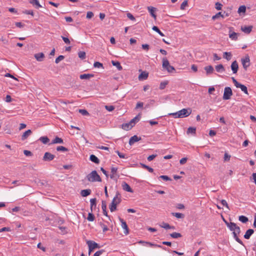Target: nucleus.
Here are the masks:
<instances>
[{"mask_svg": "<svg viewBox=\"0 0 256 256\" xmlns=\"http://www.w3.org/2000/svg\"><path fill=\"white\" fill-rule=\"evenodd\" d=\"M121 200L120 194L117 192L110 206V210L111 212H113L116 210V206L121 202Z\"/></svg>", "mask_w": 256, "mask_h": 256, "instance_id": "nucleus-1", "label": "nucleus"}, {"mask_svg": "<svg viewBox=\"0 0 256 256\" xmlns=\"http://www.w3.org/2000/svg\"><path fill=\"white\" fill-rule=\"evenodd\" d=\"M86 178L90 182H102V179L100 176L98 174L96 170H93L88 174L86 176Z\"/></svg>", "mask_w": 256, "mask_h": 256, "instance_id": "nucleus-2", "label": "nucleus"}, {"mask_svg": "<svg viewBox=\"0 0 256 256\" xmlns=\"http://www.w3.org/2000/svg\"><path fill=\"white\" fill-rule=\"evenodd\" d=\"M86 244L88 246V254L90 252L95 248H100V246L95 242L92 240H88Z\"/></svg>", "mask_w": 256, "mask_h": 256, "instance_id": "nucleus-3", "label": "nucleus"}, {"mask_svg": "<svg viewBox=\"0 0 256 256\" xmlns=\"http://www.w3.org/2000/svg\"><path fill=\"white\" fill-rule=\"evenodd\" d=\"M192 113V110L188 108H183L178 111L180 118H186L190 116Z\"/></svg>", "mask_w": 256, "mask_h": 256, "instance_id": "nucleus-4", "label": "nucleus"}, {"mask_svg": "<svg viewBox=\"0 0 256 256\" xmlns=\"http://www.w3.org/2000/svg\"><path fill=\"white\" fill-rule=\"evenodd\" d=\"M232 95V92L230 87H226L224 90V93L223 95V99L224 100H228L230 98V96Z\"/></svg>", "mask_w": 256, "mask_h": 256, "instance_id": "nucleus-5", "label": "nucleus"}, {"mask_svg": "<svg viewBox=\"0 0 256 256\" xmlns=\"http://www.w3.org/2000/svg\"><path fill=\"white\" fill-rule=\"evenodd\" d=\"M242 64L244 68L246 70L250 66V59L248 55H246L244 58L241 59Z\"/></svg>", "mask_w": 256, "mask_h": 256, "instance_id": "nucleus-6", "label": "nucleus"}, {"mask_svg": "<svg viewBox=\"0 0 256 256\" xmlns=\"http://www.w3.org/2000/svg\"><path fill=\"white\" fill-rule=\"evenodd\" d=\"M54 155L52 154L49 152H46L44 153L42 158V160L44 161L50 162L53 160L54 158Z\"/></svg>", "mask_w": 256, "mask_h": 256, "instance_id": "nucleus-7", "label": "nucleus"}, {"mask_svg": "<svg viewBox=\"0 0 256 256\" xmlns=\"http://www.w3.org/2000/svg\"><path fill=\"white\" fill-rule=\"evenodd\" d=\"M119 220H120V221L121 222V224H122L121 225H122V228H124V234H125L127 235L128 234L129 231H128V226H127L126 222L125 221H124V220L120 218H119Z\"/></svg>", "mask_w": 256, "mask_h": 256, "instance_id": "nucleus-8", "label": "nucleus"}, {"mask_svg": "<svg viewBox=\"0 0 256 256\" xmlns=\"http://www.w3.org/2000/svg\"><path fill=\"white\" fill-rule=\"evenodd\" d=\"M148 10L152 16L154 18V20H156V16L155 12L156 11V8L153 6H150L148 7Z\"/></svg>", "mask_w": 256, "mask_h": 256, "instance_id": "nucleus-9", "label": "nucleus"}, {"mask_svg": "<svg viewBox=\"0 0 256 256\" xmlns=\"http://www.w3.org/2000/svg\"><path fill=\"white\" fill-rule=\"evenodd\" d=\"M226 225L229 228V229L231 230V231H234V230H236V228L237 227V226L236 224L233 222H227L226 220H225L224 219Z\"/></svg>", "mask_w": 256, "mask_h": 256, "instance_id": "nucleus-10", "label": "nucleus"}, {"mask_svg": "<svg viewBox=\"0 0 256 256\" xmlns=\"http://www.w3.org/2000/svg\"><path fill=\"white\" fill-rule=\"evenodd\" d=\"M34 57L38 62H42L43 61L45 56L44 53L42 52H39L34 54Z\"/></svg>", "mask_w": 256, "mask_h": 256, "instance_id": "nucleus-11", "label": "nucleus"}, {"mask_svg": "<svg viewBox=\"0 0 256 256\" xmlns=\"http://www.w3.org/2000/svg\"><path fill=\"white\" fill-rule=\"evenodd\" d=\"M231 69L234 74H236L238 68V63L236 60L233 62L231 64Z\"/></svg>", "mask_w": 256, "mask_h": 256, "instance_id": "nucleus-12", "label": "nucleus"}, {"mask_svg": "<svg viewBox=\"0 0 256 256\" xmlns=\"http://www.w3.org/2000/svg\"><path fill=\"white\" fill-rule=\"evenodd\" d=\"M141 140L140 137H138L137 136L135 135L132 136L129 140V144L130 145L133 144L135 142H137Z\"/></svg>", "mask_w": 256, "mask_h": 256, "instance_id": "nucleus-13", "label": "nucleus"}, {"mask_svg": "<svg viewBox=\"0 0 256 256\" xmlns=\"http://www.w3.org/2000/svg\"><path fill=\"white\" fill-rule=\"evenodd\" d=\"M122 187L124 190L130 192H133L134 191L132 190V188H130V186L126 182H124L122 184Z\"/></svg>", "mask_w": 256, "mask_h": 256, "instance_id": "nucleus-14", "label": "nucleus"}, {"mask_svg": "<svg viewBox=\"0 0 256 256\" xmlns=\"http://www.w3.org/2000/svg\"><path fill=\"white\" fill-rule=\"evenodd\" d=\"M117 170H118L117 168L112 167L111 168L112 174L110 175V178L114 179L115 178V176H116L117 178L119 177V176L117 174Z\"/></svg>", "mask_w": 256, "mask_h": 256, "instance_id": "nucleus-15", "label": "nucleus"}, {"mask_svg": "<svg viewBox=\"0 0 256 256\" xmlns=\"http://www.w3.org/2000/svg\"><path fill=\"white\" fill-rule=\"evenodd\" d=\"M252 26H244L241 27V30L246 34H250L252 30Z\"/></svg>", "mask_w": 256, "mask_h": 256, "instance_id": "nucleus-16", "label": "nucleus"}, {"mask_svg": "<svg viewBox=\"0 0 256 256\" xmlns=\"http://www.w3.org/2000/svg\"><path fill=\"white\" fill-rule=\"evenodd\" d=\"M148 76V73L146 72H142L141 74L138 76V80H146Z\"/></svg>", "mask_w": 256, "mask_h": 256, "instance_id": "nucleus-17", "label": "nucleus"}, {"mask_svg": "<svg viewBox=\"0 0 256 256\" xmlns=\"http://www.w3.org/2000/svg\"><path fill=\"white\" fill-rule=\"evenodd\" d=\"M94 75L90 74H84L80 76V78L82 80H89L92 78H93Z\"/></svg>", "mask_w": 256, "mask_h": 256, "instance_id": "nucleus-18", "label": "nucleus"}, {"mask_svg": "<svg viewBox=\"0 0 256 256\" xmlns=\"http://www.w3.org/2000/svg\"><path fill=\"white\" fill-rule=\"evenodd\" d=\"M132 127L133 126L130 122L128 123L123 124L122 125V128L126 130H130Z\"/></svg>", "mask_w": 256, "mask_h": 256, "instance_id": "nucleus-19", "label": "nucleus"}, {"mask_svg": "<svg viewBox=\"0 0 256 256\" xmlns=\"http://www.w3.org/2000/svg\"><path fill=\"white\" fill-rule=\"evenodd\" d=\"M32 133V132L30 130H28L26 131L22 136V140H24L26 139L29 136H30Z\"/></svg>", "mask_w": 256, "mask_h": 256, "instance_id": "nucleus-20", "label": "nucleus"}, {"mask_svg": "<svg viewBox=\"0 0 256 256\" xmlns=\"http://www.w3.org/2000/svg\"><path fill=\"white\" fill-rule=\"evenodd\" d=\"M254 232V230L252 229H248L244 234V238L247 240L249 239Z\"/></svg>", "mask_w": 256, "mask_h": 256, "instance_id": "nucleus-21", "label": "nucleus"}, {"mask_svg": "<svg viewBox=\"0 0 256 256\" xmlns=\"http://www.w3.org/2000/svg\"><path fill=\"white\" fill-rule=\"evenodd\" d=\"M140 114H138V116H136L134 118H133L132 120H131L130 122L132 124V125L134 126L135 125V124L140 120Z\"/></svg>", "mask_w": 256, "mask_h": 256, "instance_id": "nucleus-22", "label": "nucleus"}, {"mask_svg": "<svg viewBox=\"0 0 256 256\" xmlns=\"http://www.w3.org/2000/svg\"><path fill=\"white\" fill-rule=\"evenodd\" d=\"M91 192L92 191L90 189L84 190H81L80 194L83 197H86L90 195Z\"/></svg>", "mask_w": 256, "mask_h": 256, "instance_id": "nucleus-23", "label": "nucleus"}, {"mask_svg": "<svg viewBox=\"0 0 256 256\" xmlns=\"http://www.w3.org/2000/svg\"><path fill=\"white\" fill-rule=\"evenodd\" d=\"M64 140L62 138L56 136L52 142L51 144H63Z\"/></svg>", "mask_w": 256, "mask_h": 256, "instance_id": "nucleus-24", "label": "nucleus"}, {"mask_svg": "<svg viewBox=\"0 0 256 256\" xmlns=\"http://www.w3.org/2000/svg\"><path fill=\"white\" fill-rule=\"evenodd\" d=\"M204 69L206 71L207 75L212 74L214 70V68L212 66H205Z\"/></svg>", "mask_w": 256, "mask_h": 256, "instance_id": "nucleus-25", "label": "nucleus"}, {"mask_svg": "<svg viewBox=\"0 0 256 256\" xmlns=\"http://www.w3.org/2000/svg\"><path fill=\"white\" fill-rule=\"evenodd\" d=\"M146 244H148V246H150L151 247L160 248H162L163 250H167V249H166V247L162 246L160 245L154 244H153V243H152V242H146Z\"/></svg>", "mask_w": 256, "mask_h": 256, "instance_id": "nucleus-26", "label": "nucleus"}, {"mask_svg": "<svg viewBox=\"0 0 256 256\" xmlns=\"http://www.w3.org/2000/svg\"><path fill=\"white\" fill-rule=\"evenodd\" d=\"M90 160L94 162L95 164H98L100 162L99 159L94 154H91L90 157Z\"/></svg>", "mask_w": 256, "mask_h": 256, "instance_id": "nucleus-27", "label": "nucleus"}, {"mask_svg": "<svg viewBox=\"0 0 256 256\" xmlns=\"http://www.w3.org/2000/svg\"><path fill=\"white\" fill-rule=\"evenodd\" d=\"M112 65L114 66H116L117 68L118 69V70H122V67L121 66L120 62H118V61L112 60Z\"/></svg>", "mask_w": 256, "mask_h": 256, "instance_id": "nucleus-28", "label": "nucleus"}, {"mask_svg": "<svg viewBox=\"0 0 256 256\" xmlns=\"http://www.w3.org/2000/svg\"><path fill=\"white\" fill-rule=\"evenodd\" d=\"M236 88H240L244 94H248V88L246 86H245L244 85L240 83Z\"/></svg>", "mask_w": 256, "mask_h": 256, "instance_id": "nucleus-29", "label": "nucleus"}, {"mask_svg": "<svg viewBox=\"0 0 256 256\" xmlns=\"http://www.w3.org/2000/svg\"><path fill=\"white\" fill-rule=\"evenodd\" d=\"M30 2L34 6H36V8L42 7V6L40 4L38 0H30Z\"/></svg>", "mask_w": 256, "mask_h": 256, "instance_id": "nucleus-30", "label": "nucleus"}, {"mask_svg": "<svg viewBox=\"0 0 256 256\" xmlns=\"http://www.w3.org/2000/svg\"><path fill=\"white\" fill-rule=\"evenodd\" d=\"M96 198H92L90 200V210L91 211H92L93 208H96Z\"/></svg>", "mask_w": 256, "mask_h": 256, "instance_id": "nucleus-31", "label": "nucleus"}, {"mask_svg": "<svg viewBox=\"0 0 256 256\" xmlns=\"http://www.w3.org/2000/svg\"><path fill=\"white\" fill-rule=\"evenodd\" d=\"M226 14V12H224V14H222V12H218V13L216 14L214 16H212V20H215L216 19H218L219 17L221 16L222 18H224V14Z\"/></svg>", "mask_w": 256, "mask_h": 256, "instance_id": "nucleus-32", "label": "nucleus"}, {"mask_svg": "<svg viewBox=\"0 0 256 256\" xmlns=\"http://www.w3.org/2000/svg\"><path fill=\"white\" fill-rule=\"evenodd\" d=\"M216 70L218 72H220L224 71V68L222 64H220L216 66Z\"/></svg>", "mask_w": 256, "mask_h": 256, "instance_id": "nucleus-33", "label": "nucleus"}, {"mask_svg": "<svg viewBox=\"0 0 256 256\" xmlns=\"http://www.w3.org/2000/svg\"><path fill=\"white\" fill-rule=\"evenodd\" d=\"M169 64H170V62H169L168 60V59L166 58H162V68H164L166 69V68H167V66H168Z\"/></svg>", "mask_w": 256, "mask_h": 256, "instance_id": "nucleus-34", "label": "nucleus"}, {"mask_svg": "<svg viewBox=\"0 0 256 256\" xmlns=\"http://www.w3.org/2000/svg\"><path fill=\"white\" fill-rule=\"evenodd\" d=\"M232 55L230 52H224L223 57L228 60H230L232 58Z\"/></svg>", "mask_w": 256, "mask_h": 256, "instance_id": "nucleus-35", "label": "nucleus"}, {"mask_svg": "<svg viewBox=\"0 0 256 256\" xmlns=\"http://www.w3.org/2000/svg\"><path fill=\"white\" fill-rule=\"evenodd\" d=\"M140 164L142 168H143L145 169H146L149 172H154V169L150 167L149 166H148L145 164H142V163H140Z\"/></svg>", "mask_w": 256, "mask_h": 256, "instance_id": "nucleus-36", "label": "nucleus"}, {"mask_svg": "<svg viewBox=\"0 0 256 256\" xmlns=\"http://www.w3.org/2000/svg\"><path fill=\"white\" fill-rule=\"evenodd\" d=\"M39 140L44 144H46L50 142V139L47 136H42Z\"/></svg>", "mask_w": 256, "mask_h": 256, "instance_id": "nucleus-37", "label": "nucleus"}, {"mask_svg": "<svg viewBox=\"0 0 256 256\" xmlns=\"http://www.w3.org/2000/svg\"><path fill=\"white\" fill-rule=\"evenodd\" d=\"M170 236L174 238H177L182 236L180 233L174 232L170 234Z\"/></svg>", "mask_w": 256, "mask_h": 256, "instance_id": "nucleus-38", "label": "nucleus"}, {"mask_svg": "<svg viewBox=\"0 0 256 256\" xmlns=\"http://www.w3.org/2000/svg\"><path fill=\"white\" fill-rule=\"evenodd\" d=\"M238 220L240 221L243 223H246L248 220V218L244 216H240L238 218Z\"/></svg>", "mask_w": 256, "mask_h": 256, "instance_id": "nucleus-39", "label": "nucleus"}, {"mask_svg": "<svg viewBox=\"0 0 256 256\" xmlns=\"http://www.w3.org/2000/svg\"><path fill=\"white\" fill-rule=\"evenodd\" d=\"M160 226L166 230L171 229V226L168 224L164 222H162V224H160Z\"/></svg>", "mask_w": 256, "mask_h": 256, "instance_id": "nucleus-40", "label": "nucleus"}, {"mask_svg": "<svg viewBox=\"0 0 256 256\" xmlns=\"http://www.w3.org/2000/svg\"><path fill=\"white\" fill-rule=\"evenodd\" d=\"M187 134H195L196 132V128L194 127H190L188 128L187 130Z\"/></svg>", "mask_w": 256, "mask_h": 256, "instance_id": "nucleus-41", "label": "nucleus"}, {"mask_svg": "<svg viewBox=\"0 0 256 256\" xmlns=\"http://www.w3.org/2000/svg\"><path fill=\"white\" fill-rule=\"evenodd\" d=\"M152 30L157 32L160 36H164V34L159 30V28L156 26H154L152 28Z\"/></svg>", "mask_w": 256, "mask_h": 256, "instance_id": "nucleus-42", "label": "nucleus"}, {"mask_svg": "<svg viewBox=\"0 0 256 256\" xmlns=\"http://www.w3.org/2000/svg\"><path fill=\"white\" fill-rule=\"evenodd\" d=\"M246 11V7L245 6H241L239 7L238 10V12L240 14L242 12L245 13Z\"/></svg>", "mask_w": 256, "mask_h": 256, "instance_id": "nucleus-43", "label": "nucleus"}, {"mask_svg": "<svg viewBox=\"0 0 256 256\" xmlns=\"http://www.w3.org/2000/svg\"><path fill=\"white\" fill-rule=\"evenodd\" d=\"M172 216H174L178 218H183L184 217V214H182V213L172 212Z\"/></svg>", "mask_w": 256, "mask_h": 256, "instance_id": "nucleus-44", "label": "nucleus"}, {"mask_svg": "<svg viewBox=\"0 0 256 256\" xmlns=\"http://www.w3.org/2000/svg\"><path fill=\"white\" fill-rule=\"evenodd\" d=\"M168 84V81H164L162 82H161L160 85V90H164L166 86Z\"/></svg>", "mask_w": 256, "mask_h": 256, "instance_id": "nucleus-45", "label": "nucleus"}, {"mask_svg": "<svg viewBox=\"0 0 256 256\" xmlns=\"http://www.w3.org/2000/svg\"><path fill=\"white\" fill-rule=\"evenodd\" d=\"M78 56L80 58L84 60L86 58V52L83 51H80L78 52Z\"/></svg>", "mask_w": 256, "mask_h": 256, "instance_id": "nucleus-46", "label": "nucleus"}, {"mask_svg": "<svg viewBox=\"0 0 256 256\" xmlns=\"http://www.w3.org/2000/svg\"><path fill=\"white\" fill-rule=\"evenodd\" d=\"M78 112L83 116H89L90 114L88 112L84 109H80Z\"/></svg>", "mask_w": 256, "mask_h": 256, "instance_id": "nucleus-47", "label": "nucleus"}, {"mask_svg": "<svg viewBox=\"0 0 256 256\" xmlns=\"http://www.w3.org/2000/svg\"><path fill=\"white\" fill-rule=\"evenodd\" d=\"M57 151H62V152H68V150L67 148L63 146H58L56 148Z\"/></svg>", "mask_w": 256, "mask_h": 256, "instance_id": "nucleus-48", "label": "nucleus"}, {"mask_svg": "<svg viewBox=\"0 0 256 256\" xmlns=\"http://www.w3.org/2000/svg\"><path fill=\"white\" fill-rule=\"evenodd\" d=\"M87 219L90 222H92L94 220V216L92 212H90L88 214V216Z\"/></svg>", "mask_w": 256, "mask_h": 256, "instance_id": "nucleus-49", "label": "nucleus"}, {"mask_svg": "<svg viewBox=\"0 0 256 256\" xmlns=\"http://www.w3.org/2000/svg\"><path fill=\"white\" fill-rule=\"evenodd\" d=\"M166 70L168 72H172L173 71L175 70L174 67L170 66V64H169L168 66L166 68Z\"/></svg>", "mask_w": 256, "mask_h": 256, "instance_id": "nucleus-50", "label": "nucleus"}, {"mask_svg": "<svg viewBox=\"0 0 256 256\" xmlns=\"http://www.w3.org/2000/svg\"><path fill=\"white\" fill-rule=\"evenodd\" d=\"M94 68H104L103 67V64L100 62H95L94 64Z\"/></svg>", "mask_w": 256, "mask_h": 256, "instance_id": "nucleus-51", "label": "nucleus"}, {"mask_svg": "<svg viewBox=\"0 0 256 256\" xmlns=\"http://www.w3.org/2000/svg\"><path fill=\"white\" fill-rule=\"evenodd\" d=\"M64 58V56L60 55L56 59L55 62L56 64H58V62H60V61L63 60Z\"/></svg>", "mask_w": 256, "mask_h": 256, "instance_id": "nucleus-52", "label": "nucleus"}, {"mask_svg": "<svg viewBox=\"0 0 256 256\" xmlns=\"http://www.w3.org/2000/svg\"><path fill=\"white\" fill-rule=\"evenodd\" d=\"M230 38L232 40H236L237 39V34L235 32H233L232 34H230Z\"/></svg>", "mask_w": 256, "mask_h": 256, "instance_id": "nucleus-53", "label": "nucleus"}, {"mask_svg": "<svg viewBox=\"0 0 256 256\" xmlns=\"http://www.w3.org/2000/svg\"><path fill=\"white\" fill-rule=\"evenodd\" d=\"M188 6V1L187 0H184V1L182 4H181L180 5V9L182 10H184L185 9V8L186 6Z\"/></svg>", "mask_w": 256, "mask_h": 256, "instance_id": "nucleus-54", "label": "nucleus"}, {"mask_svg": "<svg viewBox=\"0 0 256 256\" xmlns=\"http://www.w3.org/2000/svg\"><path fill=\"white\" fill-rule=\"evenodd\" d=\"M222 5L220 3L217 2L215 4V8L217 10H221L222 8Z\"/></svg>", "mask_w": 256, "mask_h": 256, "instance_id": "nucleus-55", "label": "nucleus"}, {"mask_svg": "<svg viewBox=\"0 0 256 256\" xmlns=\"http://www.w3.org/2000/svg\"><path fill=\"white\" fill-rule=\"evenodd\" d=\"M159 178H162L163 180H166V181H168V180H172L171 178H169L168 176H164V175L160 176L159 177Z\"/></svg>", "mask_w": 256, "mask_h": 256, "instance_id": "nucleus-56", "label": "nucleus"}, {"mask_svg": "<svg viewBox=\"0 0 256 256\" xmlns=\"http://www.w3.org/2000/svg\"><path fill=\"white\" fill-rule=\"evenodd\" d=\"M105 108L109 112H112L114 109V107L113 106H106Z\"/></svg>", "mask_w": 256, "mask_h": 256, "instance_id": "nucleus-57", "label": "nucleus"}, {"mask_svg": "<svg viewBox=\"0 0 256 256\" xmlns=\"http://www.w3.org/2000/svg\"><path fill=\"white\" fill-rule=\"evenodd\" d=\"M168 116H172L174 118H180L178 111L176 112L170 113L168 114Z\"/></svg>", "mask_w": 256, "mask_h": 256, "instance_id": "nucleus-58", "label": "nucleus"}, {"mask_svg": "<svg viewBox=\"0 0 256 256\" xmlns=\"http://www.w3.org/2000/svg\"><path fill=\"white\" fill-rule=\"evenodd\" d=\"M230 156L228 154V153L225 152L224 155V161H229L230 160Z\"/></svg>", "mask_w": 256, "mask_h": 256, "instance_id": "nucleus-59", "label": "nucleus"}, {"mask_svg": "<svg viewBox=\"0 0 256 256\" xmlns=\"http://www.w3.org/2000/svg\"><path fill=\"white\" fill-rule=\"evenodd\" d=\"M94 14L92 12H88L86 14V18L90 19L94 16Z\"/></svg>", "mask_w": 256, "mask_h": 256, "instance_id": "nucleus-60", "label": "nucleus"}, {"mask_svg": "<svg viewBox=\"0 0 256 256\" xmlns=\"http://www.w3.org/2000/svg\"><path fill=\"white\" fill-rule=\"evenodd\" d=\"M127 17L132 20H135V18L130 12L126 14Z\"/></svg>", "mask_w": 256, "mask_h": 256, "instance_id": "nucleus-61", "label": "nucleus"}, {"mask_svg": "<svg viewBox=\"0 0 256 256\" xmlns=\"http://www.w3.org/2000/svg\"><path fill=\"white\" fill-rule=\"evenodd\" d=\"M24 154L27 156H32V154L30 151L28 150H24Z\"/></svg>", "mask_w": 256, "mask_h": 256, "instance_id": "nucleus-62", "label": "nucleus"}, {"mask_svg": "<svg viewBox=\"0 0 256 256\" xmlns=\"http://www.w3.org/2000/svg\"><path fill=\"white\" fill-rule=\"evenodd\" d=\"M157 156V154H152L150 156H148L147 158V160L148 161L150 162L153 160L155 158H156Z\"/></svg>", "mask_w": 256, "mask_h": 256, "instance_id": "nucleus-63", "label": "nucleus"}, {"mask_svg": "<svg viewBox=\"0 0 256 256\" xmlns=\"http://www.w3.org/2000/svg\"><path fill=\"white\" fill-rule=\"evenodd\" d=\"M104 250H100L94 253V256H100V254H102Z\"/></svg>", "mask_w": 256, "mask_h": 256, "instance_id": "nucleus-64", "label": "nucleus"}]
</instances>
